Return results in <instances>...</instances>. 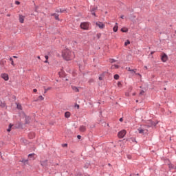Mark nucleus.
Instances as JSON below:
<instances>
[{"mask_svg":"<svg viewBox=\"0 0 176 176\" xmlns=\"http://www.w3.org/2000/svg\"><path fill=\"white\" fill-rule=\"evenodd\" d=\"M122 121H123V118H120V122H122Z\"/></svg>","mask_w":176,"mask_h":176,"instance_id":"4c0bfd02","label":"nucleus"},{"mask_svg":"<svg viewBox=\"0 0 176 176\" xmlns=\"http://www.w3.org/2000/svg\"><path fill=\"white\" fill-rule=\"evenodd\" d=\"M128 159H131V156H128Z\"/></svg>","mask_w":176,"mask_h":176,"instance_id":"8fccbe9b","label":"nucleus"},{"mask_svg":"<svg viewBox=\"0 0 176 176\" xmlns=\"http://www.w3.org/2000/svg\"><path fill=\"white\" fill-rule=\"evenodd\" d=\"M8 17H10V14H7Z\"/></svg>","mask_w":176,"mask_h":176,"instance_id":"a19ab883","label":"nucleus"},{"mask_svg":"<svg viewBox=\"0 0 176 176\" xmlns=\"http://www.w3.org/2000/svg\"><path fill=\"white\" fill-rule=\"evenodd\" d=\"M72 90H74V91H76V93H78L79 91V88L75 86H72Z\"/></svg>","mask_w":176,"mask_h":176,"instance_id":"9b49d317","label":"nucleus"},{"mask_svg":"<svg viewBox=\"0 0 176 176\" xmlns=\"http://www.w3.org/2000/svg\"><path fill=\"white\" fill-rule=\"evenodd\" d=\"M52 16H54L56 20H59L58 15H57L56 14H53Z\"/></svg>","mask_w":176,"mask_h":176,"instance_id":"4be33fe9","label":"nucleus"},{"mask_svg":"<svg viewBox=\"0 0 176 176\" xmlns=\"http://www.w3.org/2000/svg\"><path fill=\"white\" fill-rule=\"evenodd\" d=\"M80 27L82 30H87L90 27V23L89 22H82L80 23Z\"/></svg>","mask_w":176,"mask_h":176,"instance_id":"f03ea898","label":"nucleus"},{"mask_svg":"<svg viewBox=\"0 0 176 176\" xmlns=\"http://www.w3.org/2000/svg\"><path fill=\"white\" fill-rule=\"evenodd\" d=\"M103 76H104V74H102V75H100V76L99 77V80H102Z\"/></svg>","mask_w":176,"mask_h":176,"instance_id":"bb28decb","label":"nucleus"},{"mask_svg":"<svg viewBox=\"0 0 176 176\" xmlns=\"http://www.w3.org/2000/svg\"><path fill=\"white\" fill-rule=\"evenodd\" d=\"M138 130L140 134H145V133L147 131L145 129H142V128H139Z\"/></svg>","mask_w":176,"mask_h":176,"instance_id":"6e6552de","label":"nucleus"},{"mask_svg":"<svg viewBox=\"0 0 176 176\" xmlns=\"http://www.w3.org/2000/svg\"><path fill=\"white\" fill-rule=\"evenodd\" d=\"M144 93H145V91H141L140 93V96H142V95L144 94Z\"/></svg>","mask_w":176,"mask_h":176,"instance_id":"c85d7f7f","label":"nucleus"},{"mask_svg":"<svg viewBox=\"0 0 176 176\" xmlns=\"http://www.w3.org/2000/svg\"><path fill=\"white\" fill-rule=\"evenodd\" d=\"M15 3H16V5H20V2H19V1H16Z\"/></svg>","mask_w":176,"mask_h":176,"instance_id":"72a5a7b5","label":"nucleus"},{"mask_svg":"<svg viewBox=\"0 0 176 176\" xmlns=\"http://www.w3.org/2000/svg\"><path fill=\"white\" fill-rule=\"evenodd\" d=\"M91 14H93V16H96V13L93 12V11H91Z\"/></svg>","mask_w":176,"mask_h":176,"instance_id":"f704fd0d","label":"nucleus"},{"mask_svg":"<svg viewBox=\"0 0 176 176\" xmlns=\"http://www.w3.org/2000/svg\"><path fill=\"white\" fill-rule=\"evenodd\" d=\"M168 58L167 57L166 54H163V55L161 57V60H162V61H163V63H166V61H167Z\"/></svg>","mask_w":176,"mask_h":176,"instance_id":"39448f33","label":"nucleus"},{"mask_svg":"<svg viewBox=\"0 0 176 176\" xmlns=\"http://www.w3.org/2000/svg\"><path fill=\"white\" fill-rule=\"evenodd\" d=\"M69 116H71V113L69 111L65 112V118H69Z\"/></svg>","mask_w":176,"mask_h":176,"instance_id":"2eb2a0df","label":"nucleus"},{"mask_svg":"<svg viewBox=\"0 0 176 176\" xmlns=\"http://www.w3.org/2000/svg\"><path fill=\"white\" fill-rule=\"evenodd\" d=\"M1 107H5V104H1Z\"/></svg>","mask_w":176,"mask_h":176,"instance_id":"de8ad7c7","label":"nucleus"},{"mask_svg":"<svg viewBox=\"0 0 176 176\" xmlns=\"http://www.w3.org/2000/svg\"><path fill=\"white\" fill-rule=\"evenodd\" d=\"M111 68H112V69H117L118 68H119V65H113L111 66Z\"/></svg>","mask_w":176,"mask_h":176,"instance_id":"6ab92c4d","label":"nucleus"},{"mask_svg":"<svg viewBox=\"0 0 176 176\" xmlns=\"http://www.w3.org/2000/svg\"><path fill=\"white\" fill-rule=\"evenodd\" d=\"M49 90H52V87H48L47 89H45V93H47V91H49Z\"/></svg>","mask_w":176,"mask_h":176,"instance_id":"b1692460","label":"nucleus"},{"mask_svg":"<svg viewBox=\"0 0 176 176\" xmlns=\"http://www.w3.org/2000/svg\"><path fill=\"white\" fill-rule=\"evenodd\" d=\"M110 62H111V63H114V62H115V60L111 59V60H110Z\"/></svg>","mask_w":176,"mask_h":176,"instance_id":"c9c22d12","label":"nucleus"},{"mask_svg":"<svg viewBox=\"0 0 176 176\" xmlns=\"http://www.w3.org/2000/svg\"><path fill=\"white\" fill-rule=\"evenodd\" d=\"M13 57H14V58H17V56H14Z\"/></svg>","mask_w":176,"mask_h":176,"instance_id":"3c124183","label":"nucleus"},{"mask_svg":"<svg viewBox=\"0 0 176 176\" xmlns=\"http://www.w3.org/2000/svg\"><path fill=\"white\" fill-rule=\"evenodd\" d=\"M130 176H138V174H137V175L133 174V175H131Z\"/></svg>","mask_w":176,"mask_h":176,"instance_id":"e433bc0d","label":"nucleus"},{"mask_svg":"<svg viewBox=\"0 0 176 176\" xmlns=\"http://www.w3.org/2000/svg\"><path fill=\"white\" fill-rule=\"evenodd\" d=\"M136 102H138V100H136Z\"/></svg>","mask_w":176,"mask_h":176,"instance_id":"5fc2aeb1","label":"nucleus"},{"mask_svg":"<svg viewBox=\"0 0 176 176\" xmlns=\"http://www.w3.org/2000/svg\"><path fill=\"white\" fill-rule=\"evenodd\" d=\"M153 53H155V52H151V54H153Z\"/></svg>","mask_w":176,"mask_h":176,"instance_id":"09e8293b","label":"nucleus"},{"mask_svg":"<svg viewBox=\"0 0 176 176\" xmlns=\"http://www.w3.org/2000/svg\"><path fill=\"white\" fill-rule=\"evenodd\" d=\"M126 130H122L118 133V137L119 138H123L124 135H126Z\"/></svg>","mask_w":176,"mask_h":176,"instance_id":"20e7f679","label":"nucleus"},{"mask_svg":"<svg viewBox=\"0 0 176 176\" xmlns=\"http://www.w3.org/2000/svg\"><path fill=\"white\" fill-rule=\"evenodd\" d=\"M126 69L129 71L130 72H134L135 74L137 69H131L130 67H126Z\"/></svg>","mask_w":176,"mask_h":176,"instance_id":"dca6fc26","label":"nucleus"},{"mask_svg":"<svg viewBox=\"0 0 176 176\" xmlns=\"http://www.w3.org/2000/svg\"><path fill=\"white\" fill-rule=\"evenodd\" d=\"M26 120H30V117L26 118Z\"/></svg>","mask_w":176,"mask_h":176,"instance_id":"ea45409f","label":"nucleus"},{"mask_svg":"<svg viewBox=\"0 0 176 176\" xmlns=\"http://www.w3.org/2000/svg\"><path fill=\"white\" fill-rule=\"evenodd\" d=\"M128 45H130V41L126 40V41L124 43V46H127Z\"/></svg>","mask_w":176,"mask_h":176,"instance_id":"412c9836","label":"nucleus"},{"mask_svg":"<svg viewBox=\"0 0 176 176\" xmlns=\"http://www.w3.org/2000/svg\"><path fill=\"white\" fill-rule=\"evenodd\" d=\"M34 154H30L28 155V157H29L30 160H35V157H34Z\"/></svg>","mask_w":176,"mask_h":176,"instance_id":"ddd939ff","label":"nucleus"},{"mask_svg":"<svg viewBox=\"0 0 176 176\" xmlns=\"http://www.w3.org/2000/svg\"><path fill=\"white\" fill-rule=\"evenodd\" d=\"M10 61H11L12 65H14V62L13 61V58H10Z\"/></svg>","mask_w":176,"mask_h":176,"instance_id":"393cba45","label":"nucleus"},{"mask_svg":"<svg viewBox=\"0 0 176 176\" xmlns=\"http://www.w3.org/2000/svg\"><path fill=\"white\" fill-rule=\"evenodd\" d=\"M148 127H153L155 126H156V123L153 122H151V124L148 125Z\"/></svg>","mask_w":176,"mask_h":176,"instance_id":"f3484780","label":"nucleus"},{"mask_svg":"<svg viewBox=\"0 0 176 176\" xmlns=\"http://www.w3.org/2000/svg\"><path fill=\"white\" fill-rule=\"evenodd\" d=\"M33 91H34V93H36V91H38V90L36 89H34Z\"/></svg>","mask_w":176,"mask_h":176,"instance_id":"473e14b6","label":"nucleus"},{"mask_svg":"<svg viewBox=\"0 0 176 176\" xmlns=\"http://www.w3.org/2000/svg\"><path fill=\"white\" fill-rule=\"evenodd\" d=\"M37 58H38V60H41V56H37Z\"/></svg>","mask_w":176,"mask_h":176,"instance_id":"79ce46f5","label":"nucleus"},{"mask_svg":"<svg viewBox=\"0 0 176 176\" xmlns=\"http://www.w3.org/2000/svg\"><path fill=\"white\" fill-rule=\"evenodd\" d=\"M62 56L65 60L69 61V60H72V58H74V52H71L68 49H66L63 51Z\"/></svg>","mask_w":176,"mask_h":176,"instance_id":"f257e3e1","label":"nucleus"},{"mask_svg":"<svg viewBox=\"0 0 176 176\" xmlns=\"http://www.w3.org/2000/svg\"><path fill=\"white\" fill-rule=\"evenodd\" d=\"M16 108H17L18 109H21V105L18 104L16 105Z\"/></svg>","mask_w":176,"mask_h":176,"instance_id":"cd10ccee","label":"nucleus"},{"mask_svg":"<svg viewBox=\"0 0 176 176\" xmlns=\"http://www.w3.org/2000/svg\"><path fill=\"white\" fill-rule=\"evenodd\" d=\"M96 25H97V27L100 28V30H104V28H105V24H104L102 22H96Z\"/></svg>","mask_w":176,"mask_h":176,"instance_id":"7ed1b4c3","label":"nucleus"},{"mask_svg":"<svg viewBox=\"0 0 176 176\" xmlns=\"http://www.w3.org/2000/svg\"><path fill=\"white\" fill-rule=\"evenodd\" d=\"M120 85H122V83H120V82H118V86H120Z\"/></svg>","mask_w":176,"mask_h":176,"instance_id":"a18cd8bd","label":"nucleus"},{"mask_svg":"<svg viewBox=\"0 0 176 176\" xmlns=\"http://www.w3.org/2000/svg\"><path fill=\"white\" fill-rule=\"evenodd\" d=\"M67 144H64L65 146H67Z\"/></svg>","mask_w":176,"mask_h":176,"instance_id":"603ef678","label":"nucleus"},{"mask_svg":"<svg viewBox=\"0 0 176 176\" xmlns=\"http://www.w3.org/2000/svg\"><path fill=\"white\" fill-rule=\"evenodd\" d=\"M135 139H133L132 141H134Z\"/></svg>","mask_w":176,"mask_h":176,"instance_id":"864d4df0","label":"nucleus"},{"mask_svg":"<svg viewBox=\"0 0 176 176\" xmlns=\"http://www.w3.org/2000/svg\"><path fill=\"white\" fill-rule=\"evenodd\" d=\"M26 123H28V121H26Z\"/></svg>","mask_w":176,"mask_h":176,"instance_id":"6e6d98bb","label":"nucleus"},{"mask_svg":"<svg viewBox=\"0 0 176 176\" xmlns=\"http://www.w3.org/2000/svg\"><path fill=\"white\" fill-rule=\"evenodd\" d=\"M25 19V16L23 15H19V22L23 23H24V19Z\"/></svg>","mask_w":176,"mask_h":176,"instance_id":"9d476101","label":"nucleus"},{"mask_svg":"<svg viewBox=\"0 0 176 176\" xmlns=\"http://www.w3.org/2000/svg\"><path fill=\"white\" fill-rule=\"evenodd\" d=\"M45 60H49V56L46 55V56H45Z\"/></svg>","mask_w":176,"mask_h":176,"instance_id":"7c9ffc66","label":"nucleus"},{"mask_svg":"<svg viewBox=\"0 0 176 176\" xmlns=\"http://www.w3.org/2000/svg\"><path fill=\"white\" fill-rule=\"evenodd\" d=\"M38 98H39V100H41V101H43V100H45V98H43V96H40L38 97Z\"/></svg>","mask_w":176,"mask_h":176,"instance_id":"a878e982","label":"nucleus"},{"mask_svg":"<svg viewBox=\"0 0 176 176\" xmlns=\"http://www.w3.org/2000/svg\"><path fill=\"white\" fill-rule=\"evenodd\" d=\"M121 31H122V32H128L129 29H127L126 28H122L121 29Z\"/></svg>","mask_w":176,"mask_h":176,"instance_id":"a211bd4d","label":"nucleus"},{"mask_svg":"<svg viewBox=\"0 0 176 176\" xmlns=\"http://www.w3.org/2000/svg\"><path fill=\"white\" fill-rule=\"evenodd\" d=\"M114 79H116V80H118V79H119V75L118 74H115L114 75Z\"/></svg>","mask_w":176,"mask_h":176,"instance_id":"5701e85b","label":"nucleus"},{"mask_svg":"<svg viewBox=\"0 0 176 176\" xmlns=\"http://www.w3.org/2000/svg\"><path fill=\"white\" fill-rule=\"evenodd\" d=\"M118 23H116V25L113 27V31L114 32H118Z\"/></svg>","mask_w":176,"mask_h":176,"instance_id":"4468645a","label":"nucleus"},{"mask_svg":"<svg viewBox=\"0 0 176 176\" xmlns=\"http://www.w3.org/2000/svg\"><path fill=\"white\" fill-rule=\"evenodd\" d=\"M45 63H49V61L47 60V59H46V60L45 61Z\"/></svg>","mask_w":176,"mask_h":176,"instance_id":"49530a36","label":"nucleus"},{"mask_svg":"<svg viewBox=\"0 0 176 176\" xmlns=\"http://www.w3.org/2000/svg\"><path fill=\"white\" fill-rule=\"evenodd\" d=\"M1 78L4 79V80H9V75H8V74H2Z\"/></svg>","mask_w":176,"mask_h":176,"instance_id":"423d86ee","label":"nucleus"},{"mask_svg":"<svg viewBox=\"0 0 176 176\" xmlns=\"http://www.w3.org/2000/svg\"><path fill=\"white\" fill-rule=\"evenodd\" d=\"M121 19H124V16H121Z\"/></svg>","mask_w":176,"mask_h":176,"instance_id":"37998d69","label":"nucleus"},{"mask_svg":"<svg viewBox=\"0 0 176 176\" xmlns=\"http://www.w3.org/2000/svg\"><path fill=\"white\" fill-rule=\"evenodd\" d=\"M28 137H29V138H31V139L34 138H35V133L34 132H32L28 135Z\"/></svg>","mask_w":176,"mask_h":176,"instance_id":"f8f14e48","label":"nucleus"},{"mask_svg":"<svg viewBox=\"0 0 176 176\" xmlns=\"http://www.w3.org/2000/svg\"><path fill=\"white\" fill-rule=\"evenodd\" d=\"M138 76H140V78L142 76L140 73H137L136 74Z\"/></svg>","mask_w":176,"mask_h":176,"instance_id":"2f4dec72","label":"nucleus"},{"mask_svg":"<svg viewBox=\"0 0 176 176\" xmlns=\"http://www.w3.org/2000/svg\"><path fill=\"white\" fill-rule=\"evenodd\" d=\"M145 69H148V67L144 66Z\"/></svg>","mask_w":176,"mask_h":176,"instance_id":"c03bdc74","label":"nucleus"},{"mask_svg":"<svg viewBox=\"0 0 176 176\" xmlns=\"http://www.w3.org/2000/svg\"><path fill=\"white\" fill-rule=\"evenodd\" d=\"M77 138H78V140H80V138H82V136H80V135H77Z\"/></svg>","mask_w":176,"mask_h":176,"instance_id":"c756f323","label":"nucleus"},{"mask_svg":"<svg viewBox=\"0 0 176 176\" xmlns=\"http://www.w3.org/2000/svg\"><path fill=\"white\" fill-rule=\"evenodd\" d=\"M12 126H13V125H12V124H10L9 125V128L7 129V131H8V133H10V131H12Z\"/></svg>","mask_w":176,"mask_h":176,"instance_id":"aec40b11","label":"nucleus"},{"mask_svg":"<svg viewBox=\"0 0 176 176\" xmlns=\"http://www.w3.org/2000/svg\"><path fill=\"white\" fill-rule=\"evenodd\" d=\"M41 165L43 167H46V166H47V160L41 161Z\"/></svg>","mask_w":176,"mask_h":176,"instance_id":"1a4fd4ad","label":"nucleus"},{"mask_svg":"<svg viewBox=\"0 0 176 176\" xmlns=\"http://www.w3.org/2000/svg\"><path fill=\"white\" fill-rule=\"evenodd\" d=\"M60 13H64V10H60Z\"/></svg>","mask_w":176,"mask_h":176,"instance_id":"58836bf2","label":"nucleus"},{"mask_svg":"<svg viewBox=\"0 0 176 176\" xmlns=\"http://www.w3.org/2000/svg\"><path fill=\"white\" fill-rule=\"evenodd\" d=\"M79 131L81 133H85V131H86V126H83V125L80 126Z\"/></svg>","mask_w":176,"mask_h":176,"instance_id":"0eeeda50","label":"nucleus"}]
</instances>
